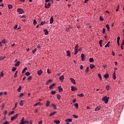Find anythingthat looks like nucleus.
<instances>
[{"instance_id":"obj_17","label":"nucleus","mask_w":124,"mask_h":124,"mask_svg":"<svg viewBox=\"0 0 124 124\" xmlns=\"http://www.w3.org/2000/svg\"><path fill=\"white\" fill-rule=\"evenodd\" d=\"M42 70H40L39 71H37V74H38V75L39 76H40V75H41V74H42Z\"/></svg>"},{"instance_id":"obj_26","label":"nucleus","mask_w":124,"mask_h":124,"mask_svg":"<svg viewBox=\"0 0 124 124\" xmlns=\"http://www.w3.org/2000/svg\"><path fill=\"white\" fill-rule=\"evenodd\" d=\"M109 44H110V41H108V43L105 46V48H107V47H109Z\"/></svg>"},{"instance_id":"obj_32","label":"nucleus","mask_w":124,"mask_h":124,"mask_svg":"<svg viewBox=\"0 0 124 124\" xmlns=\"http://www.w3.org/2000/svg\"><path fill=\"white\" fill-rule=\"evenodd\" d=\"M55 86V83H53L49 86V89H53V87Z\"/></svg>"},{"instance_id":"obj_61","label":"nucleus","mask_w":124,"mask_h":124,"mask_svg":"<svg viewBox=\"0 0 124 124\" xmlns=\"http://www.w3.org/2000/svg\"><path fill=\"white\" fill-rule=\"evenodd\" d=\"M9 124V122L6 121L4 122L2 124Z\"/></svg>"},{"instance_id":"obj_2","label":"nucleus","mask_w":124,"mask_h":124,"mask_svg":"<svg viewBox=\"0 0 124 124\" xmlns=\"http://www.w3.org/2000/svg\"><path fill=\"white\" fill-rule=\"evenodd\" d=\"M50 6H51V3L48 2L47 4V3H46L45 4V8H50Z\"/></svg>"},{"instance_id":"obj_16","label":"nucleus","mask_w":124,"mask_h":124,"mask_svg":"<svg viewBox=\"0 0 124 124\" xmlns=\"http://www.w3.org/2000/svg\"><path fill=\"white\" fill-rule=\"evenodd\" d=\"M66 53H67V56H68V57H70L71 56V54L70 53V51H69V50H67V51H66Z\"/></svg>"},{"instance_id":"obj_14","label":"nucleus","mask_w":124,"mask_h":124,"mask_svg":"<svg viewBox=\"0 0 124 124\" xmlns=\"http://www.w3.org/2000/svg\"><path fill=\"white\" fill-rule=\"evenodd\" d=\"M50 105V101H47L46 103V107H49V106Z\"/></svg>"},{"instance_id":"obj_5","label":"nucleus","mask_w":124,"mask_h":124,"mask_svg":"<svg viewBox=\"0 0 124 124\" xmlns=\"http://www.w3.org/2000/svg\"><path fill=\"white\" fill-rule=\"evenodd\" d=\"M20 124H25V118L23 117L20 121Z\"/></svg>"},{"instance_id":"obj_29","label":"nucleus","mask_w":124,"mask_h":124,"mask_svg":"<svg viewBox=\"0 0 124 124\" xmlns=\"http://www.w3.org/2000/svg\"><path fill=\"white\" fill-rule=\"evenodd\" d=\"M8 7L9 9H12V8H13V6H12V5L9 4L8 6Z\"/></svg>"},{"instance_id":"obj_35","label":"nucleus","mask_w":124,"mask_h":124,"mask_svg":"<svg viewBox=\"0 0 124 124\" xmlns=\"http://www.w3.org/2000/svg\"><path fill=\"white\" fill-rule=\"evenodd\" d=\"M1 42L2 43V44H5V43H6V41H5V39H3L1 41Z\"/></svg>"},{"instance_id":"obj_20","label":"nucleus","mask_w":124,"mask_h":124,"mask_svg":"<svg viewBox=\"0 0 124 124\" xmlns=\"http://www.w3.org/2000/svg\"><path fill=\"white\" fill-rule=\"evenodd\" d=\"M106 28L108 29V31H110V26H109V24H107Z\"/></svg>"},{"instance_id":"obj_31","label":"nucleus","mask_w":124,"mask_h":124,"mask_svg":"<svg viewBox=\"0 0 124 124\" xmlns=\"http://www.w3.org/2000/svg\"><path fill=\"white\" fill-rule=\"evenodd\" d=\"M55 124H59L61 123V122L59 120H55L54 121Z\"/></svg>"},{"instance_id":"obj_21","label":"nucleus","mask_w":124,"mask_h":124,"mask_svg":"<svg viewBox=\"0 0 124 124\" xmlns=\"http://www.w3.org/2000/svg\"><path fill=\"white\" fill-rule=\"evenodd\" d=\"M58 89H59V92H60V93H62V86H59V87H58Z\"/></svg>"},{"instance_id":"obj_28","label":"nucleus","mask_w":124,"mask_h":124,"mask_svg":"<svg viewBox=\"0 0 124 124\" xmlns=\"http://www.w3.org/2000/svg\"><path fill=\"white\" fill-rule=\"evenodd\" d=\"M51 82H52V80H51V79L48 80L46 82V85H49V84H50V83H51Z\"/></svg>"},{"instance_id":"obj_48","label":"nucleus","mask_w":124,"mask_h":124,"mask_svg":"<svg viewBox=\"0 0 124 124\" xmlns=\"http://www.w3.org/2000/svg\"><path fill=\"white\" fill-rule=\"evenodd\" d=\"M75 55H77V53H78V52H79V50H75Z\"/></svg>"},{"instance_id":"obj_52","label":"nucleus","mask_w":124,"mask_h":124,"mask_svg":"<svg viewBox=\"0 0 124 124\" xmlns=\"http://www.w3.org/2000/svg\"><path fill=\"white\" fill-rule=\"evenodd\" d=\"M24 95V93H21L19 96V97H22Z\"/></svg>"},{"instance_id":"obj_4","label":"nucleus","mask_w":124,"mask_h":124,"mask_svg":"<svg viewBox=\"0 0 124 124\" xmlns=\"http://www.w3.org/2000/svg\"><path fill=\"white\" fill-rule=\"evenodd\" d=\"M17 117H18V114H16L14 116H13L11 117V121H13L14 120H15V119H16Z\"/></svg>"},{"instance_id":"obj_11","label":"nucleus","mask_w":124,"mask_h":124,"mask_svg":"<svg viewBox=\"0 0 124 124\" xmlns=\"http://www.w3.org/2000/svg\"><path fill=\"white\" fill-rule=\"evenodd\" d=\"M112 76H113V79L116 80V71H114L113 74L112 75Z\"/></svg>"},{"instance_id":"obj_10","label":"nucleus","mask_w":124,"mask_h":124,"mask_svg":"<svg viewBox=\"0 0 124 124\" xmlns=\"http://www.w3.org/2000/svg\"><path fill=\"white\" fill-rule=\"evenodd\" d=\"M44 32H45V35H48V34H49V32H48V30H47V29L44 30Z\"/></svg>"},{"instance_id":"obj_39","label":"nucleus","mask_w":124,"mask_h":124,"mask_svg":"<svg viewBox=\"0 0 124 124\" xmlns=\"http://www.w3.org/2000/svg\"><path fill=\"white\" fill-rule=\"evenodd\" d=\"M17 74H18V71H16V73H15V76H14V77L15 78H16L17 77Z\"/></svg>"},{"instance_id":"obj_63","label":"nucleus","mask_w":124,"mask_h":124,"mask_svg":"<svg viewBox=\"0 0 124 124\" xmlns=\"http://www.w3.org/2000/svg\"><path fill=\"white\" fill-rule=\"evenodd\" d=\"M31 78H32L31 76H29L28 77V80H31Z\"/></svg>"},{"instance_id":"obj_58","label":"nucleus","mask_w":124,"mask_h":124,"mask_svg":"<svg viewBox=\"0 0 124 124\" xmlns=\"http://www.w3.org/2000/svg\"><path fill=\"white\" fill-rule=\"evenodd\" d=\"M120 39H121V37H120V36L117 37V41H120Z\"/></svg>"},{"instance_id":"obj_27","label":"nucleus","mask_w":124,"mask_h":124,"mask_svg":"<svg viewBox=\"0 0 124 124\" xmlns=\"http://www.w3.org/2000/svg\"><path fill=\"white\" fill-rule=\"evenodd\" d=\"M99 45L100 47H102V40H100L99 41Z\"/></svg>"},{"instance_id":"obj_24","label":"nucleus","mask_w":124,"mask_h":124,"mask_svg":"<svg viewBox=\"0 0 124 124\" xmlns=\"http://www.w3.org/2000/svg\"><path fill=\"white\" fill-rule=\"evenodd\" d=\"M104 78H105V79H107V78H109V74H106V75H105Z\"/></svg>"},{"instance_id":"obj_53","label":"nucleus","mask_w":124,"mask_h":124,"mask_svg":"<svg viewBox=\"0 0 124 124\" xmlns=\"http://www.w3.org/2000/svg\"><path fill=\"white\" fill-rule=\"evenodd\" d=\"M2 60H4V57H3V56H1L0 57V61H2Z\"/></svg>"},{"instance_id":"obj_51","label":"nucleus","mask_w":124,"mask_h":124,"mask_svg":"<svg viewBox=\"0 0 124 124\" xmlns=\"http://www.w3.org/2000/svg\"><path fill=\"white\" fill-rule=\"evenodd\" d=\"M61 95H59V94L57 95V98L58 100L61 99Z\"/></svg>"},{"instance_id":"obj_9","label":"nucleus","mask_w":124,"mask_h":124,"mask_svg":"<svg viewBox=\"0 0 124 124\" xmlns=\"http://www.w3.org/2000/svg\"><path fill=\"white\" fill-rule=\"evenodd\" d=\"M54 23V17L53 16H51L50 19V24H53Z\"/></svg>"},{"instance_id":"obj_64","label":"nucleus","mask_w":124,"mask_h":124,"mask_svg":"<svg viewBox=\"0 0 124 124\" xmlns=\"http://www.w3.org/2000/svg\"><path fill=\"white\" fill-rule=\"evenodd\" d=\"M38 124H42V121H40Z\"/></svg>"},{"instance_id":"obj_49","label":"nucleus","mask_w":124,"mask_h":124,"mask_svg":"<svg viewBox=\"0 0 124 124\" xmlns=\"http://www.w3.org/2000/svg\"><path fill=\"white\" fill-rule=\"evenodd\" d=\"M14 111H12L11 112H10L9 113V116L10 115V114H12V115H13V114H14Z\"/></svg>"},{"instance_id":"obj_6","label":"nucleus","mask_w":124,"mask_h":124,"mask_svg":"<svg viewBox=\"0 0 124 124\" xmlns=\"http://www.w3.org/2000/svg\"><path fill=\"white\" fill-rule=\"evenodd\" d=\"M63 79H64V76L63 75L61 76L59 78V80H60L61 82H63Z\"/></svg>"},{"instance_id":"obj_42","label":"nucleus","mask_w":124,"mask_h":124,"mask_svg":"<svg viewBox=\"0 0 124 124\" xmlns=\"http://www.w3.org/2000/svg\"><path fill=\"white\" fill-rule=\"evenodd\" d=\"M16 69L17 68H16V67H13L12 70L14 72V71H15Z\"/></svg>"},{"instance_id":"obj_19","label":"nucleus","mask_w":124,"mask_h":124,"mask_svg":"<svg viewBox=\"0 0 124 124\" xmlns=\"http://www.w3.org/2000/svg\"><path fill=\"white\" fill-rule=\"evenodd\" d=\"M65 122H68V123H71V122H72V119H67L66 120H65Z\"/></svg>"},{"instance_id":"obj_33","label":"nucleus","mask_w":124,"mask_h":124,"mask_svg":"<svg viewBox=\"0 0 124 124\" xmlns=\"http://www.w3.org/2000/svg\"><path fill=\"white\" fill-rule=\"evenodd\" d=\"M25 75L26 76H30V75H31V73H30L29 72H27L26 73H25Z\"/></svg>"},{"instance_id":"obj_7","label":"nucleus","mask_w":124,"mask_h":124,"mask_svg":"<svg viewBox=\"0 0 124 124\" xmlns=\"http://www.w3.org/2000/svg\"><path fill=\"white\" fill-rule=\"evenodd\" d=\"M81 61L82 62H84V61H85V54H81Z\"/></svg>"},{"instance_id":"obj_30","label":"nucleus","mask_w":124,"mask_h":124,"mask_svg":"<svg viewBox=\"0 0 124 124\" xmlns=\"http://www.w3.org/2000/svg\"><path fill=\"white\" fill-rule=\"evenodd\" d=\"M21 90H22V88L21 87V86H19L18 89H17V92L20 93L21 92Z\"/></svg>"},{"instance_id":"obj_18","label":"nucleus","mask_w":124,"mask_h":124,"mask_svg":"<svg viewBox=\"0 0 124 124\" xmlns=\"http://www.w3.org/2000/svg\"><path fill=\"white\" fill-rule=\"evenodd\" d=\"M20 65V61H18L16 62V64H15V66L17 67V66H19Z\"/></svg>"},{"instance_id":"obj_25","label":"nucleus","mask_w":124,"mask_h":124,"mask_svg":"<svg viewBox=\"0 0 124 124\" xmlns=\"http://www.w3.org/2000/svg\"><path fill=\"white\" fill-rule=\"evenodd\" d=\"M90 67L91 69H93V68L94 67V65H93V64H90Z\"/></svg>"},{"instance_id":"obj_60","label":"nucleus","mask_w":124,"mask_h":124,"mask_svg":"<svg viewBox=\"0 0 124 124\" xmlns=\"http://www.w3.org/2000/svg\"><path fill=\"white\" fill-rule=\"evenodd\" d=\"M3 114H4V115H6L7 114V110H5L3 112Z\"/></svg>"},{"instance_id":"obj_43","label":"nucleus","mask_w":124,"mask_h":124,"mask_svg":"<svg viewBox=\"0 0 124 124\" xmlns=\"http://www.w3.org/2000/svg\"><path fill=\"white\" fill-rule=\"evenodd\" d=\"M89 71H90V67H87L86 68V69L85 71H86V72H89Z\"/></svg>"},{"instance_id":"obj_59","label":"nucleus","mask_w":124,"mask_h":124,"mask_svg":"<svg viewBox=\"0 0 124 124\" xmlns=\"http://www.w3.org/2000/svg\"><path fill=\"white\" fill-rule=\"evenodd\" d=\"M20 18H26V15L20 16Z\"/></svg>"},{"instance_id":"obj_57","label":"nucleus","mask_w":124,"mask_h":124,"mask_svg":"<svg viewBox=\"0 0 124 124\" xmlns=\"http://www.w3.org/2000/svg\"><path fill=\"white\" fill-rule=\"evenodd\" d=\"M78 45H76L75 49V50H78Z\"/></svg>"},{"instance_id":"obj_56","label":"nucleus","mask_w":124,"mask_h":124,"mask_svg":"<svg viewBox=\"0 0 124 124\" xmlns=\"http://www.w3.org/2000/svg\"><path fill=\"white\" fill-rule=\"evenodd\" d=\"M109 89H110V86H109L108 85L107 86L106 89L107 90V91H108Z\"/></svg>"},{"instance_id":"obj_1","label":"nucleus","mask_w":124,"mask_h":124,"mask_svg":"<svg viewBox=\"0 0 124 124\" xmlns=\"http://www.w3.org/2000/svg\"><path fill=\"white\" fill-rule=\"evenodd\" d=\"M102 100L104 101L105 103L106 104L108 103V101H109V97L107 98V96H105L102 98Z\"/></svg>"},{"instance_id":"obj_54","label":"nucleus","mask_w":124,"mask_h":124,"mask_svg":"<svg viewBox=\"0 0 124 124\" xmlns=\"http://www.w3.org/2000/svg\"><path fill=\"white\" fill-rule=\"evenodd\" d=\"M3 77V73H2V72H1L0 74V77Z\"/></svg>"},{"instance_id":"obj_23","label":"nucleus","mask_w":124,"mask_h":124,"mask_svg":"<svg viewBox=\"0 0 124 124\" xmlns=\"http://www.w3.org/2000/svg\"><path fill=\"white\" fill-rule=\"evenodd\" d=\"M100 109H101V107H97L95 108V111H98V110H100Z\"/></svg>"},{"instance_id":"obj_44","label":"nucleus","mask_w":124,"mask_h":124,"mask_svg":"<svg viewBox=\"0 0 124 124\" xmlns=\"http://www.w3.org/2000/svg\"><path fill=\"white\" fill-rule=\"evenodd\" d=\"M36 48H35L34 49L32 50V53H33V54H34V53H35V52H36Z\"/></svg>"},{"instance_id":"obj_41","label":"nucleus","mask_w":124,"mask_h":124,"mask_svg":"<svg viewBox=\"0 0 124 124\" xmlns=\"http://www.w3.org/2000/svg\"><path fill=\"white\" fill-rule=\"evenodd\" d=\"M51 94H55L56 93V91H52L50 93Z\"/></svg>"},{"instance_id":"obj_46","label":"nucleus","mask_w":124,"mask_h":124,"mask_svg":"<svg viewBox=\"0 0 124 124\" xmlns=\"http://www.w3.org/2000/svg\"><path fill=\"white\" fill-rule=\"evenodd\" d=\"M73 116L74 117V118H75V119H78V116L75 114L73 115Z\"/></svg>"},{"instance_id":"obj_55","label":"nucleus","mask_w":124,"mask_h":124,"mask_svg":"<svg viewBox=\"0 0 124 124\" xmlns=\"http://www.w3.org/2000/svg\"><path fill=\"white\" fill-rule=\"evenodd\" d=\"M106 30L105 28H103V32L102 33L104 34L105 33Z\"/></svg>"},{"instance_id":"obj_47","label":"nucleus","mask_w":124,"mask_h":124,"mask_svg":"<svg viewBox=\"0 0 124 124\" xmlns=\"http://www.w3.org/2000/svg\"><path fill=\"white\" fill-rule=\"evenodd\" d=\"M99 19H100V20L101 21H104V19L103 18L102 16H100Z\"/></svg>"},{"instance_id":"obj_50","label":"nucleus","mask_w":124,"mask_h":124,"mask_svg":"<svg viewBox=\"0 0 124 124\" xmlns=\"http://www.w3.org/2000/svg\"><path fill=\"white\" fill-rule=\"evenodd\" d=\"M74 105L76 107V108H78V103H75Z\"/></svg>"},{"instance_id":"obj_34","label":"nucleus","mask_w":124,"mask_h":124,"mask_svg":"<svg viewBox=\"0 0 124 124\" xmlns=\"http://www.w3.org/2000/svg\"><path fill=\"white\" fill-rule=\"evenodd\" d=\"M19 105H20V106H23V100H21L19 102Z\"/></svg>"},{"instance_id":"obj_40","label":"nucleus","mask_w":124,"mask_h":124,"mask_svg":"<svg viewBox=\"0 0 124 124\" xmlns=\"http://www.w3.org/2000/svg\"><path fill=\"white\" fill-rule=\"evenodd\" d=\"M33 25L34 26H35V25H36V24H37V22L36 21V20L34 19L33 20Z\"/></svg>"},{"instance_id":"obj_13","label":"nucleus","mask_w":124,"mask_h":124,"mask_svg":"<svg viewBox=\"0 0 124 124\" xmlns=\"http://www.w3.org/2000/svg\"><path fill=\"white\" fill-rule=\"evenodd\" d=\"M37 105H40L41 106L42 105V103H41L40 102H38V103H36L34 106H37Z\"/></svg>"},{"instance_id":"obj_62","label":"nucleus","mask_w":124,"mask_h":124,"mask_svg":"<svg viewBox=\"0 0 124 124\" xmlns=\"http://www.w3.org/2000/svg\"><path fill=\"white\" fill-rule=\"evenodd\" d=\"M80 69H84V66L83 65H81L80 67Z\"/></svg>"},{"instance_id":"obj_37","label":"nucleus","mask_w":124,"mask_h":124,"mask_svg":"<svg viewBox=\"0 0 124 124\" xmlns=\"http://www.w3.org/2000/svg\"><path fill=\"white\" fill-rule=\"evenodd\" d=\"M51 106H53V108H54V109H55L56 110V109H57V107L55 106V104H52V105H51Z\"/></svg>"},{"instance_id":"obj_12","label":"nucleus","mask_w":124,"mask_h":124,"mask_svg":"<svg viewBox=\"0 0 124 124\" xmlns=\"http://www.w3.org/2000/svg\"><path fill=\"white\" fill-rule=\"evenodd\" d=\"M76 90H77V88H76V87L74 86H71V91H72L73 92H75Z\"/></svg>"},{"instance_id":"obj_15","label":"nucleus","mask_w":124,"mask_h":124,"mask_svg":"<svg viewBox=\"0 0 124 124\" xmlns=\"http://www.w3.org/2000/svg\"><path fill=\"white\" fill-rule=\"evenodd\" d=\"M56 113H57V111H54V112H51L50 114H49V117H52V116H54V115H55Z\"/></svg>"},{"instance_id":"obj_38","label":"nucleus","mask_w":124,"mask_h":124,"mask_svg":"<svg viewBox=\"0 0 124 124\" xmlns=\"http://www.w3.org/2000/svg\"><path fill=\"white\" fill-rule=\"evenodd\" d=\"M89 62H93V58H91L89 59Z\"/></svg>"},{"instance_id":"obj_22","label":"nucleus","mask_w":124,"mask_h":124,"mask_svg":"<svg viewBox=\"0 0 124 124\" xmlns=\"http://www.w3.org/2000/svg\"><path fill=\"white\" fill-rule=\"evenodd\" d=\"M28 70V68H27L26 67H25L23 70H22V74H24L26 72V70Z\"/></svg>"},{"instance_id":"obj_3","label":"nucleus","mask_w":124,"mask_h":124,"mask_svg":"<svg viewBox=\"0 0 124 124\" xmlns=\"http://www.w3.org/2000/svg\"><path fill=\"white\" fill-rule=\"evenodd\" d=\"M17 11L19 12V14H23L24 13V11L21 8L17 9Z\"/></svg>"},{"instance_id":"obj_45","label":"nucleus","mask_w":124,"mask_h":124,"mask_svg":"<svg viewBox=\"0 0 124 124\" xmlns=\"http://www.w3.org/2000/svg\"><path fill=\"white\" fill-rule=\"evenodd\" d=\"M78 96H80V97H82V96H84V94L81 93L78 95Z\"/></svg>"},{"instance_id":"obj_36","label":"nucleus","mask_w":124,"mask_h":124,"mask_svg":"<svg viewBox=\"0 0 124 124\" xmlns=\"http://www.w3.org/2000/svg\"><path fill=\"white\" fill-rule=\"evenodd\" d=\"M45 24V21H42L40 24V26H43L44 24Z\"/></svg>"},{"instance_id":"obj_8","label":"nucleus","mask_w":124,"mask_h":124,"mask_svg":"<svg viewBox=\"0 0 124 124\" xmlns=\"http://www.w3.org/2000/svg\"><path fill=\"white\" fill-rule=\"evenodd\" d=\"M70 80L71 81L72 83H73L74 85H76V82L75 81V79H74V78H71Z\"/></svg>"}]
</instances>
